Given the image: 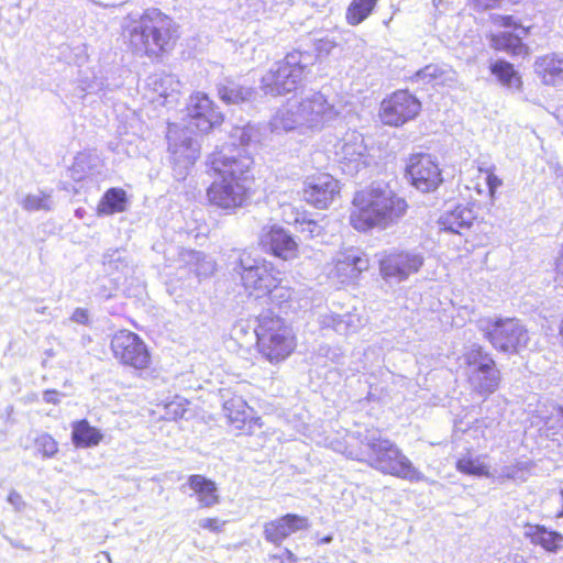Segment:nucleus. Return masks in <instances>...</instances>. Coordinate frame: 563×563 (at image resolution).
I'll return each instance as SVG.
<instances>
[{
    "instance_id": "f257e3e1",
    "label": "nucleus",
    "mask_w": 563,
    "mask_h": 563,
    "mask_svg": "<svg viewBox=\"0 0 563 563\" xmlns=\"http://www.w3.org/2000/svg\"><path fill=\"white\" fill-rule=\"evenodd\" d=\"M222 121V113L217 110L207 93L200 91L192 93L187 104L186 132L180 131L177 124L168 126V150L174 162L184 168L194 165L199 155V144L188 133H208L212 128L221 124Z\"/></svg>"
},
{
    "instance_id": "f03ea898",
    "label": "nucleus",
    "mask_w": 563,
    "mask_h": 563,
    "mask_svg": "<svg viewBox=\"0 0 563 563\" xmlns=\"http://www.w3.org/2000/svg\"><path fill=\"white\" fill-rule=\"evenodd\" d=\"M350 222L357 231L388 229L407 213L408 203L387 184H373L354 195Z\"/></svg>"
},
{
    "instance_id": "7ed1b4c3",
    "label": "nucleus",
    "mask_w": 563,
    "mask_h": 563,
    "mask_svg": "<svg viewBox=\"0 0 563 563\" xmlns=\"http://www.w3.org/2000/svg\"><path fill=\"white\" fill-rule=\"evenodd\" d=\"M362 445L358 450L347 451L352 460L365 462L376 471L409 482H421L424 475L413 466L401 450L388 439L382 438L378 430H365L358 433Z\"/></svg>"
},
{
    "instance_id": "20e7f679",
    "label": "nucleus",
    "mask_w": 563,
    "mask_h": 563,
    "mask_svg": "<svg viewBox=\"0 0 563 563\" xmlns=\"http://www.w3.org/2000/svg\"><path fill=\"white\" fill-rule=\"evenodd\" d=\"M340 112L321 92H312L299 101H288L271 119L272 132L280 134L292 130L320 131L339 117Z\"/></svg>"
},
{
    "instance_id": "39448f33",
    "label": "nucleus",
    "mask_w": 563,
    "mask_h": 563,
    "mask_svg": "<svg viewBox=\"0 0 563 563\" xmlns=\"http://www.w3.org/2000/svg\"><path fill=\"white\" fill-rule=\"evenodd\" d=\"M131 48L148 56L167 51L172 45L174 21L161 10L151 8L142 14H129L123 24Z\"/></svg>"
},
{
    "instance_id": "423d86ee",
    "label": "nucleus",
    "mask_w": 563,
    "mask_h": 563,
    "mask_svg": "<svg viewBox=\"0 0 563 563\" xmlns=\"http://www.w3.org/2000/svg\"><path fill=\"white\" fill-rule=\"evenodd\" d=\"M314 63V56L309 52L294 49L285 57L273 64L262 77L261 89L265 95L283 96L295 91Z\"/></svg>"
},
{
    "instance_id": "0eeeda50",
    "label": "nucleus",
    "mask_w": 563,
    "mask_h": 563,
    "mask_svg": "<svg viewBox=\"0 0 563 563\" xmlns=\"http://www.w3.org/2000/svg\"><path fill=\"white\" fill-rule=\"evenodd\" d=\"M254 335L261 354L271 363H279L294 351L295 336L279 317L265 313L258 319Z\"/></svg>"
},
{
    "instance_id": "6e6552de",
    "label": "nucleus",
    "mask_w": 563,
    "mask_h": 563,
    "mask_svg": "<svg viewBox=\"0 0 563 563\" xmlns=\"http://www.w3.org/2000/svg\"><path fill=\"white\" fill-rule=\"evenodd\" d=\"M479 329L490 344L500 352L519 353L529 342L528 330L517 318L481 320Z\"/></svg>"
},
{
    "instance_id": "1a4fd4ad",
    "label": "nucleus",
    "mask_w": 563,
    "mask_h": 563,
    "mask_svg": "<svg viewBox=\"0 0 563 563\" xmlns=\"http://www.w3.org/2000/svg\"><path fill=\"white\" fill-rule=\"evenodd\" d=\"M466 376L473 391L487 397L499 386L500 375L493 357L481 345L473 344L463 355Z\"/></svg>"
},
{
    "instance_id": "9d476101",
    "label": "nucleus",
    "mask_w": 563,
    "mask_h": 563,
    "mask_svg": "<svg viewBox=\"0 0 563 563\" xmlns=\"http://www.w3.org/2000/svg\"><path fill=\"white\" fill-rule=\"evenodd\" d=\"M233 269L240 275L245 290L256 297L268 295L277 282L271 263L262 258L252 257L245 251L240 252Z\"/></svg>"
},
{
    "instance_id": "9b49d317",
    "label": "nucleus",
    "mask_w": 563,
    "mask_h": 563,
    "mask_svg": "<svg viewBox=\"0 0 563 563\" xmlns=\"http://www.w3.org/2000/svg\"><path fill=\"white\" fill-rule=\"evenodd\" d=\"M253 157L246 148L221 147L210 156V164L218 178L252 183Z\"/></svg>"
},
{
    "instance_id": "f8f14e48",
    "label": "nucleus",
    "mask_w": 563,
    "mask_h": 563,
    "mask_svg": "<svg viewBox=\"0 0 563 563\" xmlns=\"http://www.w3.org/2000/svg\"><path fill=\"white\" fill-rule=\"evenodd\" d=\"M165 258L169 267L179 271V278L195 276L201 279L216 271V262L200 251L170 246L165 251Z\"/></svg>"
},
{
    "instance_id": "ddd939ff",
    "label": "nucleus",
    "mask_w": 563,
    "mask_h": 563,
    "mask_svg": "<svg viewBox=\"0 0 563 563\" xmlns=\"http://www.w3.org/2000/svg\"><path fill=\"white\" fill-rule=\"evenodd\" d=\"M421 110V102L408 90H397L380 103L379 117L384 124L400 126L413 120Z\"/></svg>"
},
{
    "instance_id": "4468645a",
    "label": "nucleus",
    "mask_w": 563,
    "mask_h": 563,
    "mask_svg": "<svg viewBox=\"0 0 563 563\" xmlns=\"http://www.w3.org/2000/svg\"><path fill=\"white\" fill-rule=\"evenodd\" d=\"M424 257L417 250L391 252L380 260V273L386 280L404 282L420 271Z\"/></svg>"
},
{
    "instance_id": "2eb2a0df",
    "label": "nucleus",
    "mask_w": 563,
    "mask_h": 563,
    "mask_svg": "<svg viewBox=\"0 0 563 563\" xmlns=\"http://www.w3.org/2000/svg\"><path fill=\"white\" fill-rule=\"evenodd\" d=\"M111 350L121 363L145 368L150 363V354L144 342L135 333L121 330L111 340Z\"/></svg>"
},
{
    "instance_id": "dca6fc26",
    "label": "nucleus",
    "mask_w": 563,
    "mask_h": 563,
    "mask_svg": "<svg viewBox=\"0 0 563 563\" xmlns=\"http://www.w3.org/2000/svg\"><path fill=\"white\" fill-rule=\"evenodd\" d=\"M250 186L247 183L218 178L208 188L207 196L211 205L223 210H235L249 199Z\"/></svg>"
},
{
    "instance_id": "f3484780",
    "label": "nucleus",
    "mask_w": 563,
    "mask_h": 563,
    "mask_svg": "<svg viewBox=\"0 0 563 563\" xmlns=\"http://www.w3.org/2000/svg\"><path fill=\"white\" fill-rule=\"evenodd\" d=\"M406 170L411 179V184L422 192L433 191L442 183L438 163L430 154L419 153L411 155Z\"/></svg>"
},
{
    "instance_id": "a211bd4d",
    "label": "nucleus",
    "mask_w": 563,
    "mask_h": 563,
    "mask_svg": "<svg viewBox=\"0 0 563 563\" xmlns=\"http://www.w3.org/2000/svg\"><path fill=\"white\" fill-rule=\"evenodd\" d=\"M336 155L340 157L342 170L349 175L357 174L369 164L364 136L356 131L349 132L343 136Z\"/></svg>"
},
{
    "instance_id": "6ab92c4d",
    "label": "nucleus",
    "mask_w": 563,
    "mask_h": 563,
    "mask_svg": "<svg viewBox=\"0 0 563 563\" xmlns=\"http://www.w3.org/2000/svg\"><path fill=\"white\" fill-rule=\"evenodd\" d=\"M495 25L501 27H514L517 32H500L490 36V46L497 51L506 52L512 56H523L528 54V47L522 43V37L527 35L528 30L518 25L511 15H492Z\"/></svg>"
},
{
    "instance_id": "aec40b11",
    "label": "nucleus",
    "mask_w": 563,
    "mask_h": 563,
    "mask_svg": "<svg viewBox=\"0 0 563 563\" xmlns=\"http://www.w3.org/2000/svg\"><path fill=\"white\" fill-rule=\"evenodd\" d=\"M339 191V183L331 175H313L305 181L303 199L318 209H325Z\"/></svg>"
},
{
    "instance_id": "412c9836",
    "label": "nucleus",
    "mask_w": 563,
    "mask_h": 563,
    "mask_svg": "<svg viewBox=\"0 0 563 563\" xmlns=\"http://www.w3.org/2000/svg\"><path fill=\"white\" fill-rule=\"evenodd\" d=\"M367 268L368 260L358 250H349L338 254L330 276L341 284H349L354 282Z\"/></svg>"
},
{
    "instance_id": "4be33fe9",
    "label": "nucleus",
    "mask_w": 563,
    "mask_h": 563,
    "mask_svg": "<svg viewBox=\"0 0 563 563\" xmlns=\"http://www.w3.org/2000/svg\"><path fill=\"white\" fill-rule=\"evenodd\" d=\"M262 243L276 257L291 261L298 256V244L294 238L283 228L273 225L263 230Z\"/></svg>"
},
{
    "instance_id": "5701e85b",
    "label": "nucleus",
    "mask_w": 563,
    "mask_h": 563,
    "mask_svg": "<svg viewBox=\"0 0 563 563\" xmlns=\"http://www.w3.org/2000/svg\"><path fill=\"white\" fill-rule=\"evenodd\" d=\"M309 527L308 519L298 515L288 514L264 525L266 541L280 544L290 534Z\"/></svg>"
},
{
    "instance_id": "b1692460",
    "label": "nucleus",
    "mask_w": 563,
    "mask_h": 563,
    "mask_svg": "<svg viewBox=\"0 0 563 563\" xmlns=\"http://www.w3.org/2000/svg\"><path fill=\"white\" fill-rule=\"evenodd\" d=\"M534 71L545 85L555 86L563 81V53L540 56L534 62Z\"/></svg>"
},
{
    "instance_id": "393cba45",
    "label": "nucleus",
    "mask_w": 563,
    "mask_h": 563,
    "mask_svg": "<svg viewBox=\"0 0 563 563\" xmlns=\"http://www.w3.org/2000/svg\"><path fill=\"white\" fill-rule=\"evenodd\" d=\"M320 323L323 328H331L339 334L349 335L356 333L364 325V319L356 310L343 314L331 312L322 314Z\"/></svg>"
},
{
    "instance_id": "a878e982",
    "label": "nucleus",
    "mask_w": 563,
    "mask_h": 563,
    "mask_svg": "<svg viewBox=\"0 0 563 563\" xmlns=\"http://www.w3.org/2000/svg\"><path fill=\"white\" fill-rule=\"evenodd\" d=\"M475 220L474 211L467 206H456L452 210H446L440 218L442 230L462 235L468 230Z\"/></svg>"
},
{
    "instance_id": "bb28decb",
    "label": "nucleus",
    "mask_w": 563,
    "mask_h": 563,
    "mask_svg": "<svg viewBox=\"0 0 563 563\" xmlns=\"http://www.w3.org/2000/svg\"><path fill=\"white\" fill-rule=\"evenodd\" d=\"M223 411L230 423L234 424L238 430H244L246 426L247 430H250L252 423H257L258 421V418L254 419L252 417V409L247 406L246 401L238 396L225 400Z\"/></svg>"
},
{
    "instance_id": "cd10ccee",
    "label": "nucleus",
    "mask_w": 563,
    "mask_h": 563,
    "mask_svg": "<svg viewBox=\"0 0 563 563\" xmlns=\"http://www.w3.org/2000/svg\"><path fill=\"white\" fill-rule=\"evenodd\" d=\"M523 536L534 545H540L548 552H556L561 548L563 536L548 530L544 526L527 523Z\"/></svg>"
},
{
    "instance_id": "c85d7f7f",
    "label": "nucleus",
    "mask_w": 563,
    "mask_h": 563,
    "mask_svg": "<svg viewBox=\"0 0 563 563\" xmlns=\"http://www.w3.org/2000/svg\"><path fill=\"white\" fill-rule=\"evenodd\" d=\"M189 488L198 496L201 507H212L219 503L218 488L214 482L202 475H190L188 478Z\"/></svg>"
},
{
    "instance_id": "c756f323",
    "label": "nucleus",
    "mask_w": 563,
    "mask_h": 563,
    "mask_svg": "<svg viewBox=\"0 0 563 563\" xmlns=\"http://www.w3.org/2000/svg\"><path fill=\"white\" fill-rule=\"evenodd\" d=\"M220 99L228 104H239L251 102L256 97V91L252 87L242 86L235 81L227 80L218 87Z\"/></svg>"
},
{
    "instance_id": "7c9ffc66",
    "label": "nucleus",
    "mask_w": 563,
    "mask_h": 563,
    "mask_svg": "<svg viewBox=\"0 0 563 563\" xmlns=\"http://www.w3.org/2000/svg\"><path fill=\"white\" fill-rule=\"evenodd\" d=\"M413 79L423 84L451 85L455 82L456 74L451 67L430 64L417 71Z\"/></svg>"
},
{
    "instance_id": "2f4dec72",
    "label": "nucleus",
    "mask_w": 563,
    "mask_h": 563,
    "mask_svg": "<svg viewBox=\"0 0 563 563\" xmlns=\"http://www.w3.org/2000/svg\"><path fill=\"white\" fill-rule=\"evenodd\" d=\"M128 203L126 192L121 188L108 189L101 198L97 212L99 216H111L125 211Z\"/></svg>"
},
{
    "instance_id": "473e14b6",
    "label": "nucleus",
    "mask_w": 563,
    "mask_h": 563,
    "mask_svg": "<svg viewBox=\"0 0 563 563\" xmlns=\"http://www.w3.org/2000/svg\"><path fill=\"white\" fill-rule=\"evenodd\" d=\"M102 434L98 429L91 427L87 420H80L74 423L71 440L76 446L89 448L98 445Z\"/></svg>"
},
{
    "instance_id": "72a5a7b5",
    "label": "nucleus",
    "mask_w": 563,
    "mask_h": 563,
    "mask_svg": "<svg viewBox=\"0 0 563 563\" xmlns=\"http://www.w3.org/2000/svg\"><path fill=\"white\" fill-rule=\"evenodd\" d=\"M147 86L154 93L164 99V103L168 98H173L174 93L179 91L180 84L173 75L155 74L147 78Z\"/></svg>"
},
{
    "instance_id": "f704fd0d",
    "label": "nucleus",
    "mask_w": 563,
    "mask_h": 563,
    "mask_svg": "<svg viewBox=\"0 0 563 563\" xmlns=\"http://www.w3.org/2000/svg\"><path fill=\"white\" fill-rule=\"evenodd\" d=\"M490 70L498 78L501 85L509 89L520 90L522 85L521 78L510 63L497 60L490 65Z\"/></svg>"
},
{
    "instance_id": "c9c22d12",
    "label": "nucleus",
    "mask_w": 563,
    "mask_h": 563,
    "mask_svg": "<svg viewBox=\"0 0 563 563\" xmlns=\"http://www.w3.org/2000/svg\"><path fill=\"white\" fill-rule=\"evenodd\" d=\"M21 207L27 212L35 211H52L54 209V200L51 194L45 191H37L35 194L25 195L19 202Z\"/></svg>"
},
{
    "instance_id": "e433bc0d",
    "label": "nucleus",
    "mask_w": 563,
    "mask_h": 563,
    "mask_svg": "<svg viewBox=\"0 0 563 563\" xmlns=\"http://www.w3.org/2000/svg\"><path fill=\"white\" fill-rule=\"evenodd\" d=\"M377 0H352L347 7L345 19L350 25H358L368 18Z\"/></svg>"
},
{
    "instance_id": "4c0bfd02",
    "label": "nucleus",
    "mask_w": 563,
    "mask_h": 563,
    "mask_svg": "<svg viewBox=\"0 0 563 563\" xmlns=\"http://www.w3.org/2000/svg\"><path fill=\"white\" fill-rule=\"evenodd\" d=\"M456 470L461 473L490 477L489 467L486 465L481 456L465 455L457 460Z\"/></svg>"
},
{
    "instance_id": "58836bf2",
    "label": "nucleus",
    "mask_w": 563,
    "mask_h": 563,
    "mask_svg": "<svg viewBox=\"0 0 563 563\" xmlns=\"http://www.w3.org/2000/svg\"><path fill=\"white\" fill-rule=\"evenodd\" d=\"M103 265L108 272L125 273L130 267V260L123 250H111L103 255Z\"/></svg>"
},
{
    "instance_id": "ea45409f",
    "label": "nucleus",
    "mask_w": 563,
    "mask_h": 563,
    "mask_svg": "<svg viewBox=\"0 0 563 563\" xmlns=\"http://www.w3.org/2000/svg\"><path fill=\"white\" fill-rule=\"evenodd\" d=\"M37 452L43 459H51L58 452V443L48 433H41L34 439Z\"/></svg>"
},
{
    "instance_id": "a19ab883",
    "label": "nucleus",
    "mask_w": 563,
    "mask_h": 563,
    "mask_svg": "<svg viewBox=\"0 0 563 563\" xmlns=\"http://www.w3.org/2000/svg\"><path fill=\"white\" fill-rule=\"evenodd\" d=\"M256 131L253 126L246 125L243 128L234 129L231 140L232 142L228 145H223L222 147H242L246 148V146L254 140Z\"/></svg>"
},
{
    "instance_id": "79ce46f5",
    "label": "nucleus",
    "mask_w": 563,
    "mask_h": 563,
    "mask_svg": "<svg viewBox=\"0 0 563 563\" xmlns=\"http://www.w3.org/2000/svg\"><path fill=\"white\" fill-rule=\"evenodd\" d=\"M99 164V157L92 154H80L76 157L73 166L74 173L82 172V175L78 176V179L86 177L87 175L93 174V168Z\"/></svg>"
},
{
    "instance_id": "37998d69",
    "label": "nucleus",
    "mask_w": 563,
    "mask_h": 563,
    "mask_svg": "<svg viewBox=\"0 0 563 563\" xmlns=\"http://www.w3.org/2000/svg\"><path fill=\"white\" fill-rule=\"evenodd\" d=\"M295 294V290H292L291 288L278 286L276 283L275 286L272 287V290L268 292V295H271L272 300L279 305L292 300Z\"/></svg>"
},
{
    "instance_id": "c03bdc74",
    "label": "nucleus",
    "mask_w": 563,
    "mask_h": 563,
    "mask_svg": "<svg viewBox=\"0 0 563 563\" xmlns=\"http://www.w3.org/2000/svg\"><path fill=\"white\" fill-rule=\"evenodd\" d=\"M298 230L309 239L319 236L322 232V228L314 220H296Z\"/></svg>"
},
{
    "instance_id": "a18cd8bd",
    "label": "nucleus",
    "mask_w": 563,
    "mask_h": 563,
    "mask_svg": "<svg viewBox=\"0 0 563 563\" xmlns=\"http://www.w3.org/2000/svg\"><path fill=\"white\" fill-rule=\"evenodd\" d=\"M525 470H527V464L523 462H519L512 465H506L500 470L499 477L507 479H522L521 473Z\"/></svg>"
},
{
    "instance_id": "49530a36",
    "label": "nucleus",
    "mask_w": 563,
    "mask_h": 563,
    "mask_svg": "<svg viewBox=\"0 0 563 563\" xmlns=\"http://www.w3.org/2000/svg\"><path fill=\"white\" fill-rule=\"evenodd\" d=\"M166 416L168 419H179L183 418L185 412L187 411L183 399H176L166 405Z\"/></svg>"
},
{
    "instance_id": "de8ad7c7",
    "label": "nucleus",
    "mask_w": 563,
    "mask_h": 563,
    "mask_svg": "<svg viewBox=\"0 0 563 563\" xmlns=\"http://www.w3.org/2000/svg\"><path fill=\"white\" fill-rule=\"evenodd\" d=\"M224 521L219 520L218 518H203L198 521V526L201 529H206L212 532H220Z\"/></svg>"
},
{
    "instance_id": "09e8293b",
    "label": "nucleus",
    "mask_w": 563,
    "mask_h": 563,
    "mask_svg": "<svg viewBox=\"0 0 563 563\" xmlns=\"http://www.w3.org/2000/svg\"><path fill=\"white\" fill-rule=\"evenodd\" d=\"M486 184L488 186L489 195L493 197L496 190L503 185V181L493 172L487 170Z\"/></svg>"
},
{
    "instance_id": "8fccbe9b",
    "label": "nucleus",
    "mask_w": 563,
    "mask_h": 563,
    "mask_svg": "<svg viewBox=\"0 0 563 563\" xmlns=\"http://www.w3.org/2000/svg\"><path fill=\"white\" fill-rule=\"evenodd\" d=\"M8 503L11 504L15 511H22L25 508V501L16 490H11L8 495Z\"/></svg>"
},
{
    "instance_id": "3c124183",
    "label": "nucleus",
    "mask_w": 563,
    "mask_h": 563,
    "mask_svg": "<svg viewBox=\"0 0 563 563\" xmlns=\"http://www.w3.org/2000/svg\"><path fill=\"white\" fill-rule=\"evenodd\" d=\"M501 0H471V4L477 11H486L495 8Z\"/></svg>"
},
{
    "instance_id": "603ef678",
    "label": "nucleus",
    "mask_w": 563,
    "mask_h": 563,
    "mask_svg": "<svg viewBox=\"0 0 563 563\" xmlns=\"http://www.w3.org/2000/svg\"><path fill=\"white\" fill-rule=\"evenodd\" d=\"M71 321L78 324H88L89 322V312L84 308H76L71 314Z\"/></svg>"
},
{
    "instance_id": "864d4df0",
    "label": "nucleus",
    "mask_w": 563,
    "mask_h": 563,
    "mask_svg": "<svg viewBox=\"0 0 563 563\" xmlns=\"http://www.w3.org/2000/svg\"><path fill=\"white\" fill-rule=\"evenodd\" d=\"M555 283L563 287V250L559 254L555 262Z\"/></svg>"
},
{
    "instance_id": "5fc2aeb1",
    "label": "nucleus",
    "mask_w": 563,
    "mask_h": 563,
    "mask_svg": "<svg viewBox=\"0 0 563 563\" xmlns=\"http://www.w3.org/2000/svg\"><path fill=\"white\" fill-rule=\"evenodd\" d=\"M334 46V42L330 40H320L319 43L317 44V49L319 53L329 54Z\"/></svg>"
},
{
    "instance_id": "6e6d98bb",
    "label": "nucleus",
    "mask_w": 563,
    "mask_h": 563,
    "mask_svg": "<svg viewBox=\"0 0 563 563\" xmlns=\"http://www.w3.org/2000/svg\"><path fill=\"white\" fill-rule=\"evenodd\" d=\"M43 399L47 404H57V394L55 390H46L43 395Z\"/></svg>"
},
{
    "instance_id": "4d7b16f0",
    "label": "nucleus",
    "mask_w": 563,
    "mask_h": 563,
    "mask_svg": "<svg viewBox=\"0 0 563 563\" xmlns=\"http://www.w3.org/2000/svg\"><path fill=\"white\" fill-rule=\"evenodd\" d=\"M333 540L332 536H325L321 539V543H330Z\"/></svg>"
},
{
    "instance_id": "13d9d810",
    "label": "nucleus",
    "mask_w": 563,
    "mask_h": 563,
    "mask_svg": "<svg viewBox=\"0 0 563 563\" xmlns=\"http://www.w3.org/2000/svg\"><path fill=\"white\" fill-rule=\"evenodd\" d=\"M558 416L560 417V421L562 422V427H563V407H559Z\"/></svg>"
},
{
    "instance_id": "bf43d9fd",
    "label": "nucleus",
    "mask_w": 563,
    "mask_h": 563,
    "mask_svg": "<svg viewBox=\"0 0 563 563\" xmlns=\"http://www.w3.org/2000/svg\"><path fill=\"white\" fill-rule=\"evenodd\" d=\"M273 563H283L280 558L274 556Z\"/></svg>"
},
{
    "instance_id": "052dcab7",
    "label": "nucleus",
    "mask_w": 563,
    "mask_h": 563,
    "mask_svg": "<svg viewBox=\"0 0 563 563\" xmlns=\"http://www.w3.org/2000/svg\"><path fill=\"white\" fill-rule=\"evenodd\" d=\"M286 554H287L288 560H292L294 554L290 551L287 550Z\"/></svg>"
},
{
    "instance_id": "680f3d73",
    "label": "nucleus",
    "mask_w": 563,
    "mask_h": 563,
    "mask_svg": "<svg viewBox=\"0 0 563 563\" xmlns=\"http://www.w3.org/2000/svg\"><path fill=\"white\" fill-rule=\"evenodd\" d=\"M560 332H561V334L563 335V320H562V327H561Z\"/></svg>"
}]
</instances>
